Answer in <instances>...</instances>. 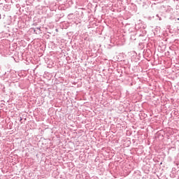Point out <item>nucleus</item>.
<instances>
[{
  "label": "nucleus",
  "instance_id": "f257e3e1",
  "mask_svg": "<svg viewBox=\"0 0 179 179\" xmlns=\"http://www.w3.org/2000/svg\"><path fill=\"white\" fill-rule=\"evenodd\" d=\"M178 20H179V18H178Z\"/></svg>",
  "mask_w": 179,
  "mask_h": 179
}]
</instances>
